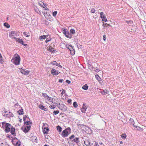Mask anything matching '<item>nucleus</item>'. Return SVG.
<instances>
[{"mask_svg":"<svg viewBox=\"0 0 146 146\" xmlns=\"http://www.w3.org/2000/svg\"><path fill=\"white\" fill-rule=\"evenodd\" d=\"M2 127H5V131L6 133L9 132L10 131V129L12 127L11 124L9 123H6L5 122L2 123Z\"/></svg>","mask_w":146,"mask_h":146,"instance_id":"f257e3e1","label":"nucleus"},{"mask_svg":"<svg viewBox=\"0 0 146 146\" xmlns=\"http://www.w3.org/2000/svg\"><path fill=\"white\" fill-rule=\"evenodd\" d=\"M71 129L70 127H68L64 130L62 133V135L63 137H65L68 136L70 133Z\"/></svg>","mask_w":146,"mask_h":146,"instance_id":"f03ea898","label":"nucleus"},{"mask_svg":"<svg viewBox=\"0 0 146 146\" xmlns=\"http://www.w3.org/2000/svg\"><path fill=\"white\" fill-rule=\"evenodd\" d=\"M20 61V58L19 56L13 58L11 60V61L13 63L16 65H19Z\"/></svg>","mask_w":146,"mask_h":146,"instance_id":"7ed1b4c3","label":"nucleus"},{"mask_svg":"<svg viewBox=\"0 0 146 146\" xmlns=\"http://www.w3.org/2000/svg\"><path fill=\"white\" fill-rule=\"evenodd\" d=\"M19 34L18 32L15 31H12L11 33L10 36L12 38H15L16 37L19 36Z\"/></svg>","mask_w":146,"mask_h":146,"instance_id":"20e7f679","label":"nucleus"},{"mask_svg":"<svg viewBox=\"0 0 146 146\" xmlns=\"http://www.w3.org/2000/svg\"><path fill=\"white\" fill-rule=\"evenodd\" d=\"M28 119L26 115L23 117V119L25 125H28L32 123L31 122L28 121Z\"/></svg>","mask_w":146,"mask_h":146,"instance_id":"39448f33","label":"nucleus"},{"mask_svg":"<svg viewBox=\"0 0 146 146\" xmlns=\"http://www.w3.org/2000/svg\"><path fill=\"white\" fill-rule=\"evenodd\" d=\"M59 105L60 106L58 107L63 112L66 111L67 110V107L64 104H60L59 103Z\"/></svg>","mask_w":146,"mask_h":146,"instance_id":"423d86ee","label":"nucleus"},{"mask_svg":"<svg viewBox=\"0 0 146 146\" xmlns=\"http://www.w3.org/2000/svg\"><path fill=\"white\" fill-rule=\"evenodd\" d=\"M101 18L102 19V21L106 22L107 21V20L105 16V15L104 14L103 12H101L100 13Z\"/></svg>","mask_w":146,"mask_h":146,"instance_id":"0eeeda50","label":"nucleus"},{"mask_svg":"<svg viewBox=\"0 0 146 146\" xmlns=\"http://www.w3.org/2000/svg\"><path fill=\"white\" fill-rule=\"evenodd\" d=\"M10 131L12 135H13L14 136H16L15 129L14 127L12 126L10 129Z\"/></svg>","mask_w":146,"mask_h":146,"instance_id":"6e6552de","label":"nucleus"},{"mask_svg":"<svg viewBox=\"0 0 146 146\" xmlns=\"http://www.w3.org/2000/svg\"><path fill=\"white\" fill-rule=\"evenodd\" d=\"M44 125H43L42 127V128L43 129V132L44 134H46L49 131V129L48 127H44Z\"/></svg>","mask_w":146,"mask_h":146,"instance_id":"1a4fd4ad","label":"nucleus"},{"mask_svg":"<svg viewBox=\"0 0 146 146\" xmlns=\"http://www.w3.org/2000/svg\"><path fill=\"white\" fill-rule=\"evenodd\" d=\"M86 109L87 108L86 104H84L83 105L82 108L81 109V111L82 113H85V111L86 110Z\"/></svg>","mask_w":146,"mask_h":146,"instance_id":"9d476101","label":"nucleus"},{"mask_svg":"<svg viewBox=\"0 0 146 146\" xmlns=\"http://www.w3.org/2000/svg\"><path fill=\"white\" fill-rule=\"evenodd\" d=\"M51 73L53 75H57L59 74L60 72H58V71L56 70L54 68H52L51 70Z\"/></svg>","mask_w":146,"mask_h":146,"instance_id":"9b49d317","label":"nucleus"},{"mask_svg":"<svg viewBox=\"0 0 146 146\" xmlns=\"http://www.w3.org/2000/svg\"><path fill=\"white\" fill-rule=\"evenodd\" d=\"M38 107L40 109L42 110H44L45 111H47V109L46 108H45L44 106H42V105H39L38 106Z\"/></svg>","mask_w":146,"mask_h":146,"instance_id":"f8f14e48","label":"nucleus"},{"mask_svg":"<svg viewBox=\"0 0 146 146\" xmlns=\"http://www.w3.org/2000/svg\"><path fill=\"white\" fill-rule=\"evenodd\" d=\"M21 72L22 74L26 75L28 74L29 73V71L27 70L25 71L23 69L21 70Z\"/></svg>","mask_w":146,"mask_h":146,"instance_id":"ddd939ff","label":"nucleus"},{"mask_svg":"<svg viewBox=\"0 0 146 146\" xmlns=\"http://www.w3.org/2000/svg\"><path fill=\"white\" fill-rule=\"evenodd\" d=\"M18 141V140L16 137L12 139V142L13 145H14L15 144V143H16Z\"/></svg>","mask_w":146,"mask_h":146,"instance_id":"4468645a","label":"nucleus"},{"mask_svg":"<svg viewBox=\"0 0 146 146\" xmlns=\"http://www.w3.org/2000/svg\"><path fill=\"white\" fill-rule=\"evenodd\" d=\"M48 36V35H44L43 36H41L39 37V38L40 40H42L44 39H45Z\"/></svg>","mask_w":146,"mask_h":146,"instance_id":"2eb2a0df","label":"nucleus"},{"mask_svg":"<svg viewBox=\"0 0 146 146\" xmlns=\"http://www.w3.org/2000/svg\"><path fill=\"white\" fill-rule=\"evenodd\" d=\"M71 48L69 49V50L70 52V53L72 55H73L75 53V51L74 50V49L72 46H71Z\"/></svg>","mask_w":146,"mask_h":146,"instance_id":"dca6fc26","label":"nucleus"},{"mask_svg":"<svg viewBox=\"0 0 146 146\" xmlns=\"http://www.w3.org/2000/svg\"><path fill=\"white\" fill-rule=\"evenodd\" d=\"M72 141L73 142H76L77 143L79 142V139L78 138L76 137L72 140Z\"/></svg>","mask_w":146,"mask_h":146,"instance_id":"f3484780","label":"nucleus"},{"mask_svg":"<svg viewBox=\"0 0 146 146\" xmlns=\"http://www.w3.org/2000/svg\"><path fill=\"white\" fill-rule=\"evenodd\" d=\"M60 47L63 49H65L66 48V45L65 44L63 43H61L60 44Z\"/></svg>","mask_w":146,"mask_h":146,"instance_id":"a211bd4d","label":"nucleus"},{"mask_svg":"<svg viewBox=\"0 0 146 146\" xmlns=\"http://www.w3.org/2000/svg\"><path fill=\"white\" fill-rule=\"evenodd\" d=\"M84 144L86 146L89 145L90 144L89 141L88 140H85L84 141Z\"/></svg>","mask_w":146,"mask_h":146,"instance_id":"6ab92c4d","label":"nucleus"},{"mask_svg":"<svg viewBox=\"0 0 146 146\" xmlns=\"http://www.w3.org/2000/svg\"><path fill=\"white\" fill-rule=\"evenodd\" d=\"M88 87L87 84H86L82 86V88L83 89L86 90L88 89Z\"/></svg>","mask_w":146,"mask_h":146,"instance_id":"aec40b11","label":"nucleus"},{"mask_svg":"<svg viewBox=\"0 0 146 146\" xmlns=\"http://www.w3.org/2000/svg\"><path fill=\"white\" fill-rule=\"evenodd\" d=\"M17 112L19 115H22L23 113V109H21L18 111Z\"/></svg>","mask_w":146,"mask_h":146,"instance_id":"412c9836","label":"nucleus"},{"mask_svg":"<svg viewBox=\"0 0 146 146\" xmlns=\"http://www.w3.org/2000/svg\"><path fill=\"white\" fill-rule=\"evenodd\" d=\"M95 76L96 78L99 81L100 83V81H101V79L100 78L99 76L97 74L95 75Z\"/></svg>","mask_w":146,"mask_h":146,"instance_id":"4be33fe9","label":"nucleus"},{"mask_svg":"<svg viewBox=\"0 0 146 146\" xmlns=\"http://www.w3.org/2000/svg\"><path fill=\"white\" fill-rule=\"evenodd\" d=\"M21 144V142L19 140L16 143H15V144L14 145L15 146H19Z\"/></svg>","mask_w":146,"mask_h":146,"instance_id":"5701e85b","label":"nucleus"},{"mask_svg":"<svg viewBox=\"0 0 146 146\" xmlns=\"http://www.w3.org/2000/svg\"><path fill=\"white\" fill-rule=\"evenodd\" d=\"M8 115H7V117H13L14 116L13 114L11 112H9L8 113H7Z\"/></svg>","mask_w":146,"mask_h":146,"instance_id":"b1692460","label":"nucleus"},{"mask_svg":"<svg viewBox=\"0 0 146 146\" xmlns=\"http://www.w3.org/2000/svg\"><path fill=\"white\" fill-rule=\"evenodd\" d=\"M42 96L45 98H47V97L48 98H49V96H48V95L45 93H42Z\"/></svg>","mask_w":146,"mask_h":146,"instance_id":"393cba45","label":"nucleus"},{"mask_svg":"<svg viewBox=\"0 0 146 146\" xmlns=\"http://www.w3.org/2000/svg\"><path fill=\"white\" fill-rule=\"evenodd\" d=\"M92 68L93 70H94L97 72H99V71L100 70H99L97 67H93Z\"/></svg>","mask_w":146,"mask_h":146,"instance_id":"a878e982","label":"nucleus"},{"mask_svg":"<svg viewBox=\"0 0 146 146\" xmlns=\"http://www.w3.org/2000/svg\"><path fill=\"white\" fill-rule=\"evenodd\" d=\"M57 130L59 132H61L62 130V128L60 126H58L57 127Z\"/></svg>","mask_w":146,"mask_h":146,"instance_id":"bb28decb","label":"nucleus"},{"mask_svg":"<svg viewBox=\"0 0 146 146\" xmlns=\"http://www.w3.org/2000/svg\"><path fill=\"white\" fill-rule=\"evenodd\" d=\"M4 25L7 28H9L10 27L9 25L7 23H4Z\"/></svg>","mask_w":146,"mask_h":146,"instance_id":"cd10ccee","label":"nucleus"},{"mask_svg":"<svg viewBox=\"0 0 146 146\" xmlns=\"http://www.w3.org/2000/svg\"><path fill=\"white\" fill-rule=\"evenodd\" d=\"M15 39V40L17 41V42H18L19 43H20L21 42V41L22 40L21 39L17 38H16Z\"/></svg>","mask_w":146,"mask_h":146,"instance_id":"c85d7f7f","label":"nucleus"},{"mask_svg":"<svg viewBox=\"0 0 146 146\" xmlns=\"http://www.w3.org/2000/svg\"><path fill=\"white\" fill-rule=\"evenodd\" d=\"M63 34H64V35H66V36L67 37L69 38H71V36L69 37V36L68 35H66V30H65V29L64 30Z\"/></svg>","mask_w":146,"mask_h":146,"instance_id":"c756f323","label":"nucleus"},{"mask_svg":"<svg viewBox=\"0 0 146 146\" xmlns=\"http://www.w3.org/2000/svg\"><path fill=\"white\" fill-rule=\"evenodd\" d=\"M48 97L47 98H46V99L48 100L50 102H53V99H52V98H51L50 97H49V98H48Z\"/></svg>","mask_w":146,"mask_h":146,"instance_id":"7c9ffc66","label":"nucleus"},{"mask_svg":"<svg viewBox=\"0 0 146 146\" xmlns=\"http://www.w3.org/2000/svg\"><path fill=\"white\" fill-rule=\"evenodd\" d=\"M73 106L74 107L76 108L77 107L78 105L76 102H74L73 103Z\"/></svg>","mask_w":146,"mask_h":146,"instance_id":"2f4dec72","label":"nucleus"},{"mask_svg":"<svg viewBox=\"0 0 146 146\" xmlns=\"http://www.w3.org/2000/svg\"><path fill=\"white\" fill-rule=\"evenodd\" d=\"M121 138L123 139H124L126 137V134L125 133L121 135Z\"/></svg>","mask_w":146,"mask_h":146,"instance_id":"473e14b6","label":"nucleus"},{"mask_svg":"<svg viewBox=\"0 0 146 146\" xmlns=\"http://www.w3.org/2000/svg\"><path fill=\"white\" fill-rule=\"evenodd\" d=\"M70 32L72 34H74L75 33V30L74 29H72L70 30Z\"/></svg>","mask_w":146,"mask_h":146,"instance_id":"72a5a7b5","label":"nucleus"},{"mask_svg":"<svg viewBox=\"0 0 146 146\" xmlns=\"http://www.w3.org/2000/svg\"><path fill=\"white\" fill-rule=\"evenodd\" d=\"M29 125L30 124L28 125H27V126L25 127V128H26V129H27V130L28 129L29 130L30 129L31 127V126Z\"/></svg>","mask_w":146,"mask_h":146,"instance_id":"f704fd0d","label":"nucleus"},{"mask_svg":"<svg viewBox=\"0 0 146 146\" xmlns=\"http://www.w3.org/2000/svg\"><path fill=\"white\" fill-rule=\"evenodd\" d=\"M59 111H54L53 112V113L55 115H57L59 113Z\"/></svg>","mask_w":146,"mask_h":146,"instance_id":"c9c22d12","label":"nucleus"},{"mask_svg":"<svg viewBox=\"0 0 146 146\" xmlns=\"http://www.w3.org/2000/svg\"><path fill=\"white\" fill-rule=\"evenodd\" d=\"M3 59H2V57L1 55L0 56V62L1 64H3Z\"/></svg>","mask_w":146,"mask_h":146,"instance_id":"e433bc0d","label":"nucleus"},{"mask_svg":"<svg viewBox=\"0 0 146 146\" xmlns=\"http://www.w3.org/2000/svg\"><path fill=\"white\" fill-rule=\"evenodd\" d=\"M23 34L25 36L27 37H29L30 36V35L27 34L26 32H25L23 33Z\"/></svg>","mask_w":146,"mask_h":146,"instance_id":"4c0bfd02","label":"nucleus"},{"mask_svg":"<svg viewBox=\"0 0 146 146\" xmlns=\"http://www.w3.org/2000/svg\"><path fill=\"white\" fill-rule=\"evenodd\" d=\"M5 142L4 141L3 142H1L0 143V146H4L5 144Z\"/></svg>","mask_w":146,"mask_h":146,"instance_id":"58836bf2","label":"nucleus"},{"mask_svg":"<svg viewBox=\"0 0 146 146\" xmlns=\"http://www.w3.org/2000/svg\"><path fill=\"white\" fill-rule=\"evenodd\" d=\"M29 131V130H28V129L27 130L25 127L24 128V129L23 130V131L25 133H26L28 132V131Z\"/></svg>","mask_w":146,"mask_h":146,"instance_id":"ea45409f","label":"nucleus"},{"mask_svg":"<svg viewBox=\"0 0 146 146\" xmlns=\"http://www.w3.org/2000/svg\"><path fill=\"white\" fill-rule=\"evenodd\" d=\"M57 11H54L53 13V16L54 17H55V16H56L57 14Z\"/></svg>","mask_w":146,"mask_h":146,"instance_id":"a19ab883","label":"nucleus"},{"mask_svg":"<svg viewBox=\"0 0 146 146\" xmlns=\"http://www.w3.org/2000/svg\"><path fill=\"white\" fill-rule=\"evenodd\" d=\"M52 64L56 66V65H57V64L58 63L56 62V61H54L52 62Z\"/></svg>","mask_w":146,"mask_h":146,"instance_id":"79ce46f5","label":"nucleus"},{"mask_svg":"<svg viewBox=\"0 0 146 146\" xmlns=\"http://www.w3.org/2000/svg\"><path fill=\"white\" fill-rule=\"evenodd\" d=\"M96 10L94 8L92 9L91 10V12L92 13H94L95 12Z\"/></svg>","mask_w":146,"mask_h":146,"instance_id":"37998d69","label":"nucleus"},{"mask_svg":"<svg viewBox=\"0 0 146 146\" xmlns=\"http://www.w3.org/2000/svg\"><path fill=\"white\" fill-rule=\"evenodd\" d=\"M74 137V135H71L69 139H73Z\"/></svg>","mask_w":146,"mask_h":146,"instance_id":"c03bdc74","label":"nucleus"},{"mask_svg":"<svg viewBox=\"0 0 146 146\" xmlns=\"http://www.w3.org/2000/svg\"><path fill=\"white\" fill-rule=\"evenodd\" d=\"M50 108H51L54 109L55 107V106H54V105H50L49 106Z\"/></svg>","mask_w":146,"mask_h":146,"instance_id":"a18cd8bd","label":"nucleus"},{"mask_svg":"<svg viewBox=\"0 0 146 146\" xmlns=\"http://www.w3.org/2000/svg\"><path fill=\"white\" fill-rule=\"evenodd\" d=\"M71 46H70L69 45H68V46H67V45L66 46V47L69 50V49L70 48H71Z\"/></svg>","mask_w":146,"mask_h":146,"instance_id":"49530a36","label":"nucleus"},{"mask_svg":"<svg viewBox=\"0 0 146 146\" xmlns=\"http://www.w3.org/2000/svg\"><path fill=\"white\" fill-rule=\"evenodd\" d=\"M51 40V39H48V38H47L46 40H45V42L46 43L50 41V40Z\"/></svg>","mask_w":146,"mask_h":146,"instance_id":"de8ad7c7","label":"nucleus"},{"mask_svg":"<svg viewBox=\"0 0 146 146\" xmlns=\"http://www.w3.org/2000/svg\"><path fill=\"white\" fill-rule=\"evenodd\" d=\"M43 3L42 2H41L40 3L39 2L38 3V4L39 5L42 7V6Z\"/></svg>","mask_w":146,"mask_h":146,"instance_id":"09e8293b","label":"nucleus"},{"mask_svg":"<svg viewBox=\"0 0 146 146\" xmlns=\"http://www.w3.org/2000/svg\"><path fill=\"white\" fill-rule=\"evenodd\" d=\"M72 101V100H71V99H69V100H67V102L68 103V104H70V103Z\"/></svg>","mask_w":146,"mask_h":146,"instance_id":"8fccbe9b","label":"nucleus"},{"mask_svg":"<svg viewBox=\"0 0 146 146\" xmlns=\"http://www.w3.org/2000/svg\"><path fill=\"white\" fill-rule=\"evenodd\" d=\"M106 35H104L103 36V40L105 41L106 40Z\"/></svg>","mask_w":146,"mask_h":146,"instance_id":"3c124183","label":"nucleus"},{"mask_svg":"<svg viewBox=\"0 0 146 146\" xmlns=\"http://www.w3.org/2000/svg\"><path fill=\"white\" fill-rule=\"evenodd\" d=\"M129 121L130 122L132 123V122L133 121V120L132 118H130L129 119Z\"/></svg>","mask_w":146,"mask_h":146,"instance_id":"603ef678","label":"nucleus"},{"mask_svg":"<svg viewBox=\"0 0 146 146\" xmlns=\"http://www.w3.org/2000/svg\"><path fill=\"white\" fill-rule=\"evenodd\" d=\"M63 81V80L62 79H60L59 80L58 82L60 83H62Z\"/></svg>","mask_w":146,"mask_h":146,"instance_id":"864d4df0","label":"nucleus"},{"mask_svg":"<svg viewBox=\"0 0 146 146\" xmlns=\"http://www.w3.org/2000/svg\"><path fill=\"white\" fill-rule=\"evenodd\" d=\"M48 50L50 52H52L54 51L53 49V48H52L50 49H49Z\"/></svg>","mask_w":146,"mask_h":146,"instance_id":"5fc2aeb1","label":"nucleus"},{"mask_svg":"<svg viewBox=\"0 0 146 146\" xmlns=\"http://www.w3.org/2000/svg\"><path fill=\"white\" fill-rule=\"evenodd\" d=\"M66 82L68 83V84L70 83V81L68 80H66Z\"/></svg>","mask_w":146,"mask_h":146,"instance_id":"6e6d98bb","label":"nucleus"},{"mask_svg":"<svg viewBox=\"0 0 146 146\" xmlns=\"http://www.w3.org/2000/svg\"><path fill=\"white\" fill-rule=\"evenodd\" d=\"M101 93L102 94H105V92L104 90H103L102 92H101Z\"/></svg>","mask_w":146,"mask_h":146,"instance_id":"4d7b16f0","label":"nucleus"},{"mask_svg":"<svg viewBox=\"0 0 146 146\" xmlns=\"http://www.w3.org/2000/svg\"><path fill=\"white\" fill-rule=\"evenodd\" d=\"M56 66H58L59 67H60L61 68H62V66H61V65H60L59 64H57V65H56Z\"/></svg>","mask_w":146,"mask_h":146,"instance_id":"13d9d810","label":"nucleus"},{"mask_svg":"<svg viewBox=\"0 0 146 146\" xmlns=\"http://www.w3.org/2000/svg\"><path fill=\"white\" fill-rule=\"evenodd\" d=\"M20 44H22L23 45L24 44V43H23V41L22 40L21 41V42L20 43Z\"/></svg>","mask_w":146,"mask_h":146,"instance_id":"bf43d9fd","label":"nucleus"},{"mask_svg":"<svg viewBox=\"0 0 146 146\" xmlns=\"http://www.w3.org/2000/svg\"><path fill=\"white\" fill-rule=\"evenodd\" d=\"M95 146H99L97 142H95Z\"/></svg>","mask_w":146,"mask_h":146,"instance_id":"052dcab7","label":"nucleus"},{"mask_svg":"<svg viewBox=\"0 0 146 146\" xmlns=\"http://www.w3.org/2000/svg\"><path fill=\"white\" fill-rule=\"evenodd\" d=\"M107 23H105V24H103V26H104V27H107Z\"/></svg>","mask_w":146,"mask_h":146,"instance_id":"680f3d73","label":"nucleus"},{"mask_svg":"<svg viewBox=\"0 0 146 146\" xmlns=\"http://www.w3.org/2000/svg\"><path fill=\"white\" fill-rule=\"evenodd\" d=\"M65 91H63L61 92V94L62 95H63L65 93Z\"/></svg>","mask_w":146,"mask_h":146,"instance_id":"e2e57ef3","label":"nucleus"},{"mask_svg":"<svg viewBox=\"0 0 146 146\" xmlns=\"http://www.w3.org/2000/svg\"><path fill=\"white\" fill-rule=\"evenodd\" d=\"M8 115V114H7V113H5L3 115V116H6V117H7V115Z\"/></svg>","mask_w":146,"mask_h":146,"instance_id":"0e129e2a","label":"nucleus"},{"mask_svg":"<svg viewBox=\"0 0 146 146\" xmlns=\"http://www.w3.org/2000/svg\"><path fill=\"white\" fill-rule=\"evenodd\" d=\"M7 137L9 139H10L11 138H12V137H11L10 135H8Z\"/></svg>","mask_w":146,"mask_h":146,"instance_id":"69168bd1","label":"nucleus"},{"mask_svg":"<svg viewBox=\"0 0 146 146\" xmlns=\"http://www.w3.org/2000/svg\"><path fill=\"white\" fill-rule=\"evenodd\" d=\"M43 5H44V6L42 5V6L44 8H45V7H46L45 5V4H44V3H43Z\"/></svg>","mask_w":146,"mask_h":146,"instance_id":"338daca9","label":"nucleus"},{"mask_svg":"<svg viewBox=\"0 0 146 146\" xmlns=\"http://www.w3.org/2000/svg\"><path fill=\"white\" fill-rule=\"evenodd\" d=\"M23 45H24L25 46H27V44H24Z\"/></svg>","mask_w":146,"mask_h":146,"instance_id":"774afa93","label":"nucleus"}]
</instances>
